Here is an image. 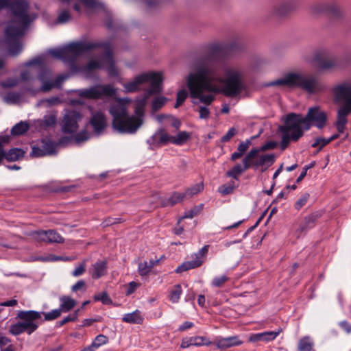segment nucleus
I'll use <instances>...</instances> for the list:
<instances>
[{
	"instance_id": "f257e3e1",
	"label": "nucleus",
	"mask_w": 351,
	"mask_h": 351,
	"mask_svg": "<svg viewBox=\"0 0 351 351\" xmlns=\"http://www.w3.org/2000/svg\"><path fill=\"white\" fill-rule=\"evenodd\" d=\"M192 69L186 83L192 102L195 105L204 104L198 110L202 119L209 117L208 106L215 100L216 93L234 97L245 88L243 73L238 68L224 66L220 69L208 59H198L193 63Z\"/></svg>"
},
{
	"instance_id": "f03ea898",
	"label": "nucleus",
	"mask_w": 351,
	"mask_h": 351,
	"mask_svg": "<svg viewBox=\"0 0 351 351\" xmlns=\"http://www.w3.org/2000/svg\"><path fill=\"white\" fill-rule=\"evenodd\" d=\"M158 93L146 90L143 96L136 98L134 104L135 115H130L128 113L127 105L131 102L129 98L117 99L109 108L112 128L121 134L135 133L143 123L147 99L152 94Z\"/></svg>"
},
{
	"instance_id": "7ed1b4c3",
	"label": "nucleus",
	"mask_w": 351,
	"mask_h": 351,
	"mask_svg": "<svg viewBox=\"0 0 351 351\" xmlns=\"http://www.w3.org/2000/svg\"><path fill=\"white\" fill-rule=\"evenodd\" d=\"M8 7L12 12V19L5 29V40L9 44L10 53L15 56L22 50L19 38L35 16L28 14L29 3L25 0H16L10 3L8 0H0V10Z\"/></svg>"
},
{
	"instance_id": "20e7f679",
	"label": "nucleus",
	"mask_w": 351,
	"mask_h": 351,
	"mask_svg": "<svg viewBox=\"0 0 351 351\" xmlns=\"http://www.w3.org/2000/svg\"><path fill=\"white\" fill-rule=\"evenodd\" d=\"M270 85L299 88L311 94L323 89V86L315 76L302 73H289L280 79L271 82Z\"/></svg>"
},
{
	"instance_id": "39448f33",
	"label": "nucleus",
	"mask_w": 351,
	"mask_h": 351,
	"mask_svg": "<svg viewBox=\"0 0 351 351\" xmlns=\"http://www.w3.org/2000/svg\"><path fill=\"white\" fill-rule=\"evenodd\" d=\"M279 130L282 135L281 147L285 149L291 141H298L306 130L304 129L303 116L295 113L288 114L284 124L279 127Z\"/></svg>"
},
{
	"instance_id": "423d86ee",
	"label": "nucleus",
	"mask_w": 351,
	"mask_h": 351,
	"mask_svg": "<svg viewBox=\"0 0 351 351\" xmlns=\"http://www.w3.org/2000/svg\"><path fill=\"white\" fill-rule=\"evenodd\" d=\"M333 94L336 101L345 103L337 112L335 123L338 132L343 133L348 122L347 116L351 112V82H343L334 87Z\"/></svg>"
},
{
	"instance_id": "0eeeda50",
	"label": "nucleus",
	"mask_w": 351,
	"mask_h": 351,
	"mask_svg": "<svg viewBox=\"0 0 351 351\" xmlns=\"http://www.w3.org/2000/svg\"><path fill=\"white\" fill-rule=\"evenodd\" d=\"M16 318L20 319V322L12 324L9 329L10 333L16 336L24 332L28 335H32L43 322L41 313L32 310L19 311Z\"/></svg>"
},
{
	"instance_id": "6e6552de",
	"label": "nucleus",
	"mask_w": 351,
	"mask_h": 351,
	"mask_svg": "<svg viewBox=\"0 0 351 351\" xmlns=\"http://www.w3.org/2000/svg\"><path fill=\"white\" fill-rule=\"evenodd\" d=\"M163 80L162 73L148 72L136 76L133 80L123 83L125 93H134L139 90L145 84H149L150 88L147 90L160 92Z\"/></svg>"
},
{
	"instance_id": "1a4fd4ad",
	"label": "nucleus",
	"mask_w": 351,
	"mask_h": 351,
	"mask_svg": "<svg viewBox=\"0 0 351 351\" xmlns=\"http://www.w3.org/2000/svg\"><path fill=\"white\" fill-rule=\"evenodd\" d=\"M104 43V45L99 48H103L105 50V55L104 58L100 60H90L86 65L82 68V71L88 74L94 70L99 69L106 66L109 75L117 76L118 75L119 71L114 65L110 45L108 43Z\"/></svg>"
},
{
	"instance_id": "9d476101",
	"label": "nucleus",
	"mask_w": 351,
	"mask_h": 351,
	"mask_svg": "<svg viewBox=\"0 0 351 351\" xmlns=\"http://www.w3.org/2000/svg\"><path fill=\"white\" fill-rule=\"evenodd\" d=\"M101 41H84L73 43L63 47L64 62H73L78 56L93 49L102 47Z\"/></svg>"
},
{
	"instance_id": "9b49d317",
	"label": "nucleus",
	"mask_w": 351,
	"mask_h": 351,
	"mask_svg": "<svg viewBox=\"0 0 351 351\" xmlns=\"http://www.w3.org/2000/svg\"><path fill=\"white\" fill-rule=\"evenodd\" d=\"M261 149L258 148L252 149L245 156L247 158L250 168L257 169H261V171H265L275 162L274 154H260Z\"/></svg>"
},
{
	"instance_id": "f8f14e48",
	"label": "nucleus",
	"mask_w": 351,
	"mask_h": 351,
	"mask_svg": "<svg viewBox=\"0 0 351 351\" xmlns=\"http://www.w3.org/2000/svg\"><path fill=\"white\" fill-rule=\"evenodd\" d=\"M303 120L304 129L309 130L313 125L320 129L325 126L327 115L319 107L315 106L308 109L306 115L303 117Z\"/></svg>"
},
{
	"instance_id": "ddd939ff",
	"label": "nucleus",
	"mask_w": 351,
	"mask_h": 351,
	"mask_svg": "<svg viewBox=\"0 0 351 351\" xmlns=\"http://www.w3.org/2000/svg\"><path fill=\"white\" fill-rule=\"evenodd\" d=\"M82 114L75 110H68L65 112L61 121L62 130L65 134H72L79 128L78 123L81 121Z\"/></svg>"
},
{
	"instance_id": "4468645a",
	"label": "nucleus",
	"mask_w": 351,
	"mask_h": 351,
	"mask_svg": "<svg viewBox=\"0 0 351 351\" xmlns=\"http://www.w3.org/2000/svg\"><path fill=\"white\" fill-rule=\"evenodd\" d=\"M313 64L319 70H330L337 66L338 62L336 58L331 57L324 50L317 51L312 60Z\"/></svg>"
},
{
	"instance_id": "2eb2a0df",
	"label": "nucleus",
	"mask_w": 351,
	"mask_h": 351,
	"mask_svg": "<svg viewBox=\"0 0 351 351\" xmlns=\"http://www.w3.org/2000/svg\"><path fill=\"white\" fill-rule=\"evenodd\" d=\"M116 93L111 85H97L82 90L80 95L87 99H100L105 96H112Z\"/></svg>"
},
{
	"instance_id": "dca6fc26",
	"label": "nucleus",
	"mask_w": 351,
	"mask_h": 351,
	"mask_svg": "<svg viewBox=\"0 0 351 351\" xmlns=\"http://www.w3.org/2000/svg\"><path fill=\"white\" fill-rule=\"evenodd\" d=\"M208 251V245L204 246L197 253L194 254L192 261H186L181 265L178 266L176 269V272L180 274L189 269L201 266L203 263L202 258L207 254Z\"/></svg>"
},
{
	"instance_id": "f3484780",
	"label": "nucleus",
	"mask_w": 351,
	"mask_h": 351,
	"mask_svg": "<svg viewBox=\"0 0 351 351\" xmlns=\"http://www.w3.org/2000/svg\"><path fill=\"white\" fill-rule=\"evenodd\" d=\"M30 235L37 241L58 243L64 242L63 237L53 230L34 231L30 233Z\"/></svg>"
},
{
	"instance_id": "a211bd4d",
	"label": "nucleus",
	"mask_w": 351,
	"mask_h": 351,
	"mask_svg": "<svg viewBox=\"0 0 351 351\" xmlns=\"http://www.w3.org/2000/svg\"><path fill=\"white\" fill-rule=\"evenodd\" d=\"M90 124L93 127L94 132L97 134H100L108 125L107 119L103 112L100 111L94 112L92 113Z\"/></svg>"
},
{
	"instance_id": "6ab92c4d",
	"label": "nucleus",
	"mask_w": 351,
	"mask_h": 351,
	"mask_svg": "<svg viewBox=\"0 0 351 351\" xmlns=\"http://www.w3.org/2000/svg\"><path fill=\"white\" fill-rule=\"evenodd\" d=\"M213 343L216 346L217 348L223 350L239 346L243 343V341L239 339V336L235 335L228 337L217 338Z\"/></svg>"
},
{
	"instance_id": "aec40b11",
	"label": "nucleus",
	"mask_w": 351,
	"mask_h": 351,
	"mask_svg": "<svg viewBox=\"0 0 351 351\" xmlns=\"http://www.w3.org/2000/svg\"><path fill=\"white\" fill-rule=\"evenodd\" d=\"M295 6L291 2L282 1L275 3L270 10V14L274 17H282L294 9Z\"/></svg>"
},
{
	"instance_id": "412c9836",
	"label": "nucleus",
	"mask_w": 351,
	"mask_h": 351,
	"mask_svg": "<svg viewBox=\"0 0 351 351\" xmlns=\"http://www.w3.org/2000/svg\"><path fill=\"white\" fill-rule=\"evenodd\" d=\"M319 217L318 213H312L306 216L295 231L296 237L299 238L303 233L313 228Z\"/></svg>"
},
{
	"instance_id": "4be33fe9",
	"label": "nucleus",
	"mask_w": 351,
	"mask_h": 351,
	"mask_svg": "<svg viewBox=\"0 0 351 351\" xmlns=\"http://www.w3.org/2000/svg\"><path fill=\"white\" fill-rule=\"evenodd\" d=\"M212 342L209 341L207 338L204 337H186L184 338L182 340L181 343V348H189L191 346H208L210 345Z\"/></svg>"
},
{
	"instance_id": "5701e85b",
	"label": "nucleus",
	"mask_w": 351,
	"mask_h": 351,
	"mask_svg": "<svg viewBox=\"0 0 351 351\" xmlns=\"http://www.w3.org/2000/svg\"><path fill=\"white\" fill-rule=\"evenodd\" d=\"M282 328H278V330L276 331H267L254 334L250 337V341H263L266 342L271 341L275 339L277 337V336H278L280 333L282 332Z\"/></svg>"
},
{
	"instance_id": "b1692460",
	"label": "nucleus",
	"mask_w": 351,
	"mask_h": 351,
	"mask_svg": "<svg viewBox=\"0 0 351 351\" xmlns=\"http://www.w3.org/2000/svg\"><path fill=\"white\" fill-rule=\"evenodd\" d=\"M107 264L106 261H97L89 269V273L93 279H98L106 274Z\"/></svg>"
},
{
	"instance_id": "393cba45",
	"label": "nucleus",
	"mask_w": 351,
	"mask_h": 351,
	"mask_svg": "<svg viewBox=\"0 0 351 351\" xmlns=\"http://www.w3.org/2000/svg\"><path fill=\"white\" fill-rule=\"evenodd\" d=\"M249 164L247 162V158L243 159V165L237 164L234 166L230 170L227 171L226 176L228 177L232 178L234 179L237 180L239 176L245 172L246 170L249 169Z\"/></svg>"
},
{
	"instance_id": "a878e982",
	"label": "nucleus",
	"mask_w": 351,
	"mask_h": 351,
	"mask_svg": "<svg viewBox=\"0 0 351 351\" xmlns=\"http://www.w3.org/2000/svg\"><path fill=\"white\" fill-rule=\"evenodd\" d=\"M144 318L141 315L139 310H136L132 313L124 315L122 321L125 323L141 324L143 322Z\"/></svg>"
},
{
	"instance_id": "bb28decb",
	"label": "nucleus",
	"mask_w": 351,
	"mask_h": 351,
	"mask_svg": "<svg viewBox=\"0 0 351 351\" xmlns=\"http://www.w3.org/2000/svg\"><path fill=\"white\" fill-rule=\"evenodd\" d=\"M60 309L63 313H67L73 309L77 304V302L69 296L63 295L60 298Z\"/></svg>"
},
{
	"instance_id": "cd10ccee",
	"label": "nucleus",
	"mask_w": 351,
	"mask_h": 351,
	"mask_svg": "<svg viewBox=\"0 0 351 351\" xmlns=\"http://www.w3.org/2000/svg\"><path fill=\"white\" fill-rule=\"evenodd\" d=\"M185 197L186 194H184V193L174 192L168 199L162 202V206H172L181 202Z\"/></svg>"
},
{
	"instance_id": "c85d7f7f",
	"label": "nucleus",
	"mask_w": 351,
	"mask_h": 351,
	"mask_svg": "<svg viewBox=\"0 0 351 351\" xmlns=\"http://www.w3.org/2000/svg\"><path fill=\"white\" fill-rule=\"evenodd\" d=\"M191 137V134L186 131H180L177 135L173 136L172 144L182 145L185 144Z\"/></svg>"
},
{
	"instance_id": "c756f323",
	"label": "nucleus",
	"mask_w": 351,
	"mask_h": 351,
	"mask_svg": "<svg viewBox=\"0 0 351 351\" xmlns=\"http://www.w3.org/2000/svg\"><path fill=\"white\" fill-rule=\"evenodd\" d=\"M69 77V75H60L56 77L54 80H51L50 83H46L43 87V92L51 90L54 87H60L63 82Z\"/></svg>"
},
{
	"instance_id": "7c9ffc66",
	"label": "nucleus",
	"mask_w": 351,
	"mask_h": 351,
	"mask_svg": "<svg viewBox=\"0 0 351 351\" xmlns=\"http://www.w3.org/2000/svg\"><path fill=\"white\" fill-rule=\"evenodd\" d=\"M155 137L159 143L166 145L169 143H172L173 136L169 134L165 130L160 129L155 134Z\"/></svg>"
},
{
	"instance_id": "2f4dec72",
	"label": "nucleus",
	"mask_w": 351,
	"mask_h": 351,
	"mask_svg": "<svg viewBox=\"0 0 351 351\" xmlns=\"http://www.w3.org/2000/svg\"><path fill=\"white\" fill-rule=\"evenodd\" d=\"M29 125L25 121H21L16 123L11 130L13 136H20L25 134L29 130Z\"/></svg>"
},
{
	"instance_id": "473e14b6",
	"label": "nucleus",
	"mask_w": 351,
	"mask_h": 351,
	"mask_svg": "<svg viewBox=\"0 0 351 351\" xmlns=\"http://www.w3.org/2000/svg\"><path fill=\"white\" fill-rule=\"evenodd\" d=\"M313 347V343L308 336L302 337L298 343V350L300 351H311Z\"/></svg>"
},
{
	"instance_id": "72a5a7b5",
	"label": "nucleus",
	"mask_w": 351,
	"mask_h": 351,
	"mask_svg": "<svg viewBox=\"0 0 351 351\" xmlns=\"http://www.w3.org/2000/svg\"><path fill=\"white\" fill-rule=\"evenodd\" d=\"M182 293V290L180 285H176L170 291L169 298L173 303H178Z\"/></svg>"
},
{
	"instance_id": "f704fd0d",
	"label": "nucleus",
	"mask_w": 351,
	"mask_h": 351,
	"mask_svg": "<svg viewBox=\"0 0 351 351\" xmlns=\"http://www.w3.org/2000/svg\"><path fill=\"white\" fill-rule=\"evenodd\" d=\"M230 280V278L227 276L226 275H222L219 276L215 277L211 282L210 285L213 287H222L228 281Z\"/></svg>"
},
{
	"instance_id": "c9c22d12",
	"label": "nucleus",
	"mask_w": 351,
	"mask_h": 351,
	"mask_svg": "<svg viewBox=\"0 0 351 351\" xmlns=\"http://www.w3.org/2000/svg\"><path fill=\"white\" fill-rule=\"evenodd\" d=\"M56 121L57 118L55 114L46 115L41 120L40 126L42 128L53 126L56 124Z\"/></svg>"
},
{
	"instance_id": "e433bc0d",
	"label": "nucleus",
	"mask_w": 351,
	"mask_h": 351,
	"mask_svg": "<svg viewBox=\"0 0 351 351\" xmlns=\"http://www.w3.org/2000/svg\"><path fill=\"white\" fill-rule=\"evenodd\" d=\"M41 147L44 149L46 155H51L56 152V144L51 141H42Z\"/></svg>"
},
{
	"instance_id": "4c0bfd02",
	"label": "nucleus",
	"mask_w": 351,
	"mask_h": 351,
	"mask_svg": "<svg viewBox=\"0 0 351 351\" xmlns=\"http://www.w3.org/2000/svg\"><path fill=\"white\" fill-rule=\"evenodd\" d=\"M204 189V185L202 183L196 184L191 188L187 189L184 194H186V197H192L194 195H196L201 192Z\"/></svg>"
},
{
	"instance_id": "58836bf2",
	"label": "nucleus",
	"mask_w": 351,
	"mask_h": 351,
	"mask_svg": "<svg viewBox=\"0 0 351 351\" xmlns=\"http://www.w3.org/2000/svg\"><path fill=\"white\" fill-rule=\"evenodd\" d=\"M167 99L165 97L160 96L156 97L152 103V108L154 111H157L160 109L166 103Z\"/></svg>"
},
{
	"instance_id": "ea45409f",
	"label": "nucleus",
	"mask_w": 351,
	"mask_h": 351,
	"mask_svg": "<svg viewBox=\"0 0 351 351\" xmlns=\"http://www.w3.org/2000/svg\"><path fill=\"white\" fill-rule=\"evenodd\" d=\"M62 311L60 308L52 310L50 312L41 313V315L43 314L45 316V321H51L58 318L61 315Z\"/></svg>"
},
{
	"instance_id": "a19ab883",
	"label": "nucleus",
	"mask_w": 351,
	"mask_h": 351,
	"mask_svg": "<svg viewBox=\"0 0 351 351\" xmlns=\"http://www.w3.org/2000/svg\"><path fill=\"white\" fill-rule=\"evenodd\" d=\"M38 80L43 83L40 90L43 91V87L46 83L51 82V73L49 71L44 70L38 75Z\"/></svg>"
},
{
	"instance_id": "79ce46f5",
	"label": "nucleus",
	"mask_w": 351,
	"mask_h": 351,
	"mask_svg": "<svg viewBox=\"0 0 351 351\" xmlns=\"http://www.w3.org/2000/svg\"><path fill=\"white\" fill-rule=\"evenodd\" d=\"M71 16L68 10L61 11L58 16L56 23H65L71 20Z\"/></svg>"
},
{
	"instance_id": "37998d69",
	"label": "nucleus",
	"mask_w": 351,
	"mask_h": 351,
	"mask_svg": "<svg viewBox=\"0 0 351 351\" xmlns=\"http://www.w3.org/2000/svg\"><path fill=\"white\" fill-rule=\"evenodd\" d=\"M86 260H84L82 262L79 263L77 267L73 271L72 276L74 277H78L82 276L86 271Z\"/></svg>"
},
{
	"instance_id": "c03bdc74",
	"label": "nucleus",
	"mask_w": 351,
	"mask_h": 351,
	"mask_svg": "<svg viewBox=\"0 0 351 351\" xmlns=\"http://www.w3.org/2000/svg\"><path fill=\"white\" fill-rule=\"evenodd\" d=\"M329 138H317L315 140V142L312 144L313 147H318V152L320 151L324 146L330 143Z\"/></svg>"
},
{
	"instance_id": "a18cd8bd",
	"label": "nucleus",
	"mask_w": 351,
	"mask_h": 351,
	"mask_svg": "<svg viewBox=\"0 0 351 351\" xmlns=\"http://www.w3.org/2000/svg\"><path fill=\"white\" fill-rule=\"evenodd\" d=\"M94 300L95 301H101L104 304H110L112 302L106 292H103L95 295Z\"/></svg>"
},
{
	"instance_id": "49530a36",
	"label": "nucleus",
	"mask_w": 351,
	"mask_h": 351,
	"mask_svg": "<svg viewBox=\"0 0 351 351\" xmlns=\"http://www.w3.org/2000/svg\"><path fill=\"white\" fill-rule=\"evenodd\" d=\"M188 96V93L186 90L182 89L180 90L177 94V99L176 104L175 105V108H178L180 105L183 104Z\"/></svg>"
},
{
	"instance_id": "de8ad7c7",
	"label": "nucleus",
	"mask_w": 351,
	"mask_h": 351,
	"mask_svg": "<svg viewBox=\"0 0 351 351\" xmlns=\"http://www.w3.org/2000/svg\"><path fill=\"white\" fill-rule=\"evenodd\" d=\"M108 341V338L105 335H99L96 337L93 342L92 343V346L94 348H97L99 346L106 343Z\"/></svg>"
},
{
	"instance_id": "09e8293b",
	"label": "nucleus",
	"mask_w": 351,
	"mask_h": 351,
	"mask_svg": "<svg viewBox=\"0 0 351 351\" xmlns=\"http://www.w3.org/2000/svg\"><path fill=\"white\" fill-rule=\"evenodd\" d=\"M234 182L230 183L229 184H224L221 186L218 191L222 195H228L233 192L234 189Z\"/></svg>"
},
{
	"instance_id": "8fccbe9b",
	"label": "nucleus",
	"mask_w": 351,
	"mask_h": 351,
	"mask_svg": "<svg viewBox=\"0 0 351 351\" xmlns=\"http://www.w3.org/2000/svg\"><path fill=\"white\" fill-rule=\"evenodd\" d=\"M150 267H149L148 263L145 261L138 264V271L141 276H145L149 274L150 272Z\"/></svg>"
},
{
	"instance_id": "3c124183",
	"label": "nucleus",
	"mask_w": 351,
	"mask_h": 351,
	"mask_svg": "<svg viewBox=\"0 0 351 351\" xmlns=\"http://www.w3.org/2000/svg\"><path fill=\"white\" fill-rule=\"evenodd\" d=\"M309 198V194L308 193H304L302 195L300 198H299L295 203V208L298 210L302 208L307 202L308 199Z\"/></svg>"
},
{
	"instance_id": "603ef678",
	"label": "nucleus",
	"mask_w": 351,
	"mask_h": 351,
	"mask_svg": "<svg viewBox=\"0 0 351 351\" xmlns=\"http://www.w3.org/2000/svg\"><path fill=\"white\" fill-rule=\"evenodd\" d=\"M49 53L58 59L64 61L63 47L50 49Z\"/></svg>"
},
{
	"instance_id": "864d4df0",
	"label": "nucleus",
	"mask_w": 351,
	"mask_h": 351,
	"mask_svg": "<svg viewBox=\"0 0 351 351\" xmlns=\"http://www.w3.org/2000/svg\"><path fill=\"white\" fill-rule=\"evenodd\" d=\"M88 138H89V134L85 130L82 131V132L77 133L74 136V140L77 143H80L84 142V141H87Z\"/></svg>"
},
{
	"instance_id": "5fc2aeb1",
	"label": "nucleus",
	"mask_w": 351,
	"mask_h": 351,
	"mask_svg": "<svg viewBox=\"0 0 351 351\" xmlns=\"http://www.w3.org/2000/svg\"><path fill=\"white\" fill-rule=\"evenodd\" d=\"M237 131L235 128H231L227 133L221 137L222 142L229 141L236 134Z\"/></svg>"
},
{
	"instance_id": "6e6d98bb",
	"label": "nucleus",
	"mask_w": 351,
	"mask_h": 351,
	"mask_svg": "<svg viewBox=\"0 0 351 351\" xmlns=\"http://www.w3.org/2000/svg\"><path fill=\"white\" fill-rule=\"evenodd\" d=\"M31 154L36 157H41L46 156V154L42 147H33Z\"/></svg>"
},
{
	"instance_id": "4d7b16f0",
	"label": "nucleus",
	"mask_w": 351,
	"mask_h": 351,
	"mask_svg": "<svg viewBox=\"0 0 351 351\" xmlns=\"http://www.w3.org/2000/svg\"><path fill=\"white\" fill-rule=\"evenodd\" d=\"M250 145H251V141L247 139L245 141L240 143L237 147V149H238V151H241V152L245 153L246 151L250 147Z\"/></svg>"
},
{
	"instance_id": "13d9d810",
	"label": "nucleus",
	"mask_w": 351,
	"mask_h": 351,
	"mask_svg": "<svg viewBox=\"0 0 351 351\" xmlns=\"http://www.w3.org/2000/svg\"><path fill=\"white\" fill-rule=\"evenodd\" d=\"M76 321V313H72L64 317L62 320H61L58 323L59 326H62L64 324L69 322H75Z\"/></svg>"
},
{
	"instance_id": "bf43d9fd",
	"label": "nucleus",
	"mask_w": 351,
	"mask_h": 351,
	"mask_svg": "<svg viewBox=\"0 0 351 351\" xmlns=\"http://www.w3.org/2000/svg\"><path fill=\"white\" fill-rule=\"evenodd\" d=\"M34 72L32 70H25L21 73V78L23 81H29L32 79Z\"/></svg>"
},
{
	"instance_id": "052dcab7",
	"label": "nucleus",
	"mask_w": 351,
	"mask_h": 351,
	"mask_svg": "<svg viewBox=\"0 0 351 351\" xmlns=\"http://www.w3.org/2000/svg\"><path fill=\"white\" fill-rule=\"evenodd\" d=\"M85 287V282L83 280L77 281L75 285L71 287V290L73 292H76Z\"/></svg>"
},
{
	"instance_id": "680f3d73",
	"label": "nucleus",
	"mask_w": 351,
	"mask_h": 351,
	"mask_svg": "<svg viewBox=\"0 0 351 351\" xmlns=\"http://www.w3.org/2000/svg\"><path fill=\"white\" fill-rule=\"evenodd\" d=\"M18 304V301L15 299L7 300L0 303L1 306H16Z\"/></svg>"
},
{
	"instance_id": "e2e57ef3",
	"label": "nucleus",
	"mask_w": 351,
	"mask_h": 351,
	"mask_svg": "<svg viewBox=\"0 0 351 351\" xmlns=\"http://www.w3.org/2000/svg\"><path fill=\"white\" fill-rule=\"evenodd\" d=\"M138 287V284L132 281L129 283L128 289L126 291L127 295L132 294Z\"/></svg>"
},
{
	"instance_id": "0e129e2a",
	"label": "nucleus",
	"mask_w": 351,
	"mask_h": 351,
	"mask_svg": "<svg viewBox=\"0 0 351 351\" xmlns=\"http://www.w3.org/2000/svg\"><path fill=\"white\" fill-rule=\"evenodd\" d=\"M339 326L347 333H350L351 332V325H350L347 321H342V322H341L339 323Z\"/></svg>"
},
{
	"instance_id": "69168bd1",
	"label": "nucleus",
	"mask_w": 351,
	"mask_h": 351,
	"mask_svg": "<svg viewBox=\"0 0 351 351\" xmlns=\"http://www.w3.org/2000/svg\"><path fill=\"white\" fill-rule=\"evenodd\" d=\"M18 84V80L16 79H10L7 80L5 83H3V86L5 87H14L16 86Z\"/></svg>"
},
{
	"instance_id": "338daca9",
	"label": "nucleus",
	"mask_w": 351,
	"mask_h": 351,
	"mask_svg": "<svg viewBox=\"0 0 351 351\" xmlns=\"http://www.w3.org/2000/svg\"><path fill=\"white\" fill-rule=\"evenodd\" d=\"M193 326V323L191 322H185L179 327L180 331H184L187 329H189Z\"/></svg>"
},
{
	"instance_id": "774afa93",
	"label": "nucleus",
	"mask_w": 351,
	"mask_h": 351,
	"mask_svg": "<svg viewBox=\"0 0 351 351\" xmlns=\"http://www.w3.org/2000/svg\"><path fill=\"white\" fill-rule=\"evenodd\" d=\"M145 3L147 8L151 9L155 8L158 5V0H147L145 1Z\"/></svg>"
}]
</instances>
